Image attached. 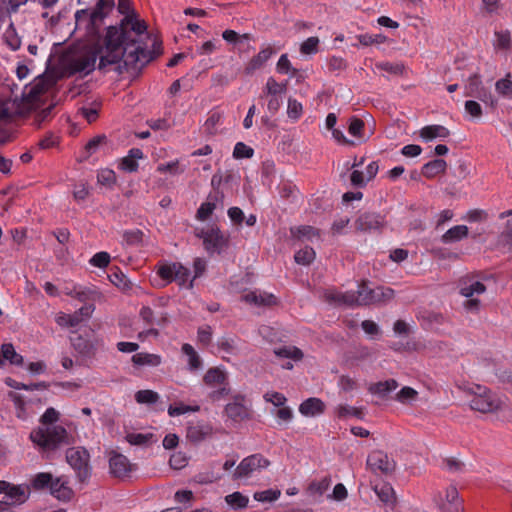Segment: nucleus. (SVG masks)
<instances>
[{
    "label": "nucleus",
    "instance_id": "20e7f679",
    "mask_svg": "<svg viewBox=\"0 0 512 512\" xmlns=\"http://www.w3.org/2000/svg\"><path fill=\"white\" fill-rule=\"evenodd\" d=\"M122 41L127 45L139 46L144 52L150 53L152 60L155 57L154 51L151 49L155 41L147 32V26L143 20L137 18L134 14H128L122 21V31L119 32Z\"/></svg>",
    "mask_w": 512,
    "mask_h": 512
},
{
    "label": "nucleus",
    "instance_id": "bf43d9fd",
    "mask_svg": "<svg viewBox=\"0 0 512 512\" xmlns=\"http://www.w3.org/2000/svg\"><path fill=\"white\" fill-rule=\"evenodd\" d=\"M152 437V434L130 433L126 438L131 445H147L151 442Z\"/></svg>",
    "mask_w": 512,
    "mask_h": 512
},
{
    "label": "nucleus",
    "instance_id": "49530a36",
    "mask_svg": "<svg viewBox=\"0 0 512 512\" xmlns=\"http://www.w3.org/2000/svg\"><path fill=\"white\" fill-rule=\"evenodd\" d=\"M510 74L506 78L499 79L495 83V89L498 94L503 97L512 99V81L509 79Z\"/></svg>",
    "mask_w": 512,
    "mask_h": 512
},
{
    "label": "nucleus",
    "instance_id": "c9c22d12",
    "mask_svg": "<svg viewBox=\"0 0 512 512\" xmlns=\"http://www.w3.org/2000/svg\"><path fill=\"white\" fill-rule=\"evenodd\" d=\"M292 234L300 239L307 241H314L319 239V232L311 226H300L291 230Z\"/></svg>",
    "mask_w": 512,
    "mask_h": 512
},
{
    "label": "nucleus",
    "instance_id": "de8ad7c7",
    "mask_svg": "<svg viewBox=\"0 0 512 512\" xmlns=\"http://www.w3.org/2000/svg\"><path fill=\"white\" fill-rule=\"evenodd\" d=\"M303 113V106L302 104L297 101L296 99L289 98L288 104H287V116L292 121H297Z\"/></svg>",
    "mask_w": 512,
    "mask_h": 512
},
{
    "label": "nucleus",
    "instance_id": "ddd939ff",
    "mask_svg": "<svg viewBox=\"0 0 512 512\" xmlns=\"http://www.w3.org/2000/svg\"><path fill=\"white\" fill-rule=\"evenodd\" d=\"M486 287L480 281H470L460 287V294L467 298L464 306L470 312H477L480 308V301L476 296L483 294Z\"/></svg>",
    "mask_w": 512,
    "mask_h": 512
},
{
    "label": "nucleus",
    "instance_id": "412c9836",
    "mask_svg": "<svg viewBox=\"0 0 512 512\" xmlns=\"http://www.w3.org/2000/svg\"><path fill=\"white\" fill-rule=\"evenodd\" d=\"M30 489L27 485H11L6 496H3L9 506L21 505L27 501Z\"/></svg>",
    "mask_w": 512,
    "mask_h": 512
},
{
    "label": "nucleus",
    "instance_id": "ea45409f",
    "mask_svg": "<svg viewBox=\"0 0 512 512\" xmlns=\"http://www.w3.org/2000/svg\"><path fill=\"white\" fill-rule=\"evenodd\" d=\"M285 90L286 86L284 84H280L273 77H269L263 92L269 97H281Z\"/></svg>",
    "mask_w": 512,
    "mask_h": 512
},
{
    "label": "nucleus",
    "instance_id": "4d7b16f0",
    "mask_svg": "<svg viewBox=\"0 0 512 512\" xmlns=\"http://www.w3.org/2000/svg\"><path fill=\"white\" fill-rule=\"evenodd\" d=\"M253 154V149L243 142H237L234 146L233 156L236 159L251 158Z\"/></svg>",
    "mask_w": 512,
    "mask_h": 512
},
{
    "label": "nucleus",
    "instance_id": "f03ea898",
    "mask_svg": "<svg viewBox=\"0 0 512 512\" xmlns=\"http://www.w3.org/2000/svg\"><path fill=\"white\" fill-rule=\"evenodd\" d=\"M58 415L54 408L46 409L41 417V425L30 434L32 442L44 450L54 449L67 442L66 429L56 424Z\"/></svg>",
    "mask_w": 512,
    "mask_h": 512
},
{
    "label": "nucleus",
    "instance_id": "79ce46f5",
    "mask_svg": "<svg viewBox=\"0 0 512 512\" xmlns=\"http://www.w3.org/2000/svg\"><path fill=\"white\" fill-rule=\"evenodd\" d=\"M316 253L313 248L305 246L295 253L294 259L297 264L309 265L315 259Z\"/></svg>",
    "mask_w": 512,
    "mask_h": 512
},
{
    "label": "nucleus",
    "instance_id": "8fccbe9b",
    "mask_svg": "<svg viewBox=\"0 0 512 512\" xmlns=\"http://www.w3.org/2000/svg\"><path fill=\"white\" fill-rule=\"evenodd\" d=\"M159 395L152 390H139L135 394V400L139 404H154L158 401Z\"/></svg>",
    "mask_w": 512,
    "mask_h": 512
},
{
    "label": "nucleus",
    "instance_id": "338daca9",
    "mask_svg": "<svg viewBox=\"0 0 512 512\" xmlns=\"http://www.w3.org/2000/svg\"><path fill=\"white\" fill-rule=\"evenodd\" d=\"M464 108L465 112L472 118H480L482 115L481 105L474 100H467Z\"/></svg>",
    "mask_w": 512,
    "mask_h": 512
},
{
    "label": "nucleus",
    "instance_id": "f257e3e1",
    "mask_svg": "<svg viewBox=\"0 0 512 512\" xmlns=\"http://www.w3.org/2000/svg\"><path fill=\"white\" fill-rule=\"evenodd\" d=\"M100 70L116 65L115 69L122 72V68L128 70L140 69L150 61L152 57L149 52L142 51L139 46L127 45L122 41L119 31L109 27L105 37L104 47L98 51Z\"/></svg>",
    "mask_w": 512,
    "mask_h": 512
},
{
    "label": "nucleus",
    "instance_id": "7ed1b4c3",
    "mask_svg": "<svg viewBox=\"0 0 512 512\" xmlns=\"http://www.w3.org/2000/svg\"><path fill=\"white\" fill-rule=\"evenodd\" d=\"M93 9H81L75 12V31L81 37L95 38L99 35L104 19L112 11L114 0H94Z\"/></svg>",
    "mask_w": 512,
    "mask_h": 512
},
{
    "label": "nucleus",
    "instance_id": "393cba45",
    "mask_svg": "<svg viewBox=\"0 0 512 512\" xmlns=\"http://www.w3.org/2000/svg\"><path fill=\"white\" fill-rule=\"evenodd\" d=\"M449 135V130L442 125H428L420 130V137L425 142H429L434 139H445Z\"/></svg>",
    "mask_w": 512,
    "mask_h": 512
},
{
    "label": "nucleus",
    "instance_id": "69168bd1",
    "mask_svg": "<svg viewBox=\"0 0 512 512\" xmlns=\"http://www.w3.org/2000/svg\"><path fill=\"white\" fill-rule=\"evenodd\" d=\"M338 387L343 392H352L357 388L356 381L348 375H342L338 380Z\"/></svg>",
    "mask_w": 512,
    "mask_h": 512
},
{
    "label": "nucleus",
    "instance_id": "2eb2a0df",
    "mask_svg": "<svg viewBox=\"0 0 512 512\" xmlns=\"http://www.w3.org/2000/svg\"><path fill=\"white\" fill-rule=\"evenodd\" d=\"M109 468L113 476L123 478L131 472L132 464L126 456L112 452L109 456Z\"/></svg>",
    "mask_w": 512,
    "mask_h": 512
},
{
    "label": "nucleus",
    "instance_id": "9d476101",
    "mask_svg": "<svg viewBox=\"0 0 512 512\" xmlns=\"http://www.w3.org/2000/svg\"><path fill=\"white\" fill-rule=\"evenodd\" d=\"M270 462L260 454L245 457L236 467L233 478L235 480H247L255 473L266 469Z\"/></svg>",
    "mask_w": 512,
    "mask_h": 512
},
{
    "label": "nucleus",
    "instance_id": "a18cd8bd",
    "mask_svg": "<svg viewBox=\"0 0 512 512\" xmlns=\"http://www.w3.org/2000/svg\"><path fill=\"white\" fill-rule=\"evenodd\" d=\"M418 392L409 387H403L396 395V400L402 404H412L416 401Z\"/></svg>",
    "mask_w": 512,
    "mask_h": 512
},
{
    "label": "nucleus",
    "instance_id": "aec40b11",
    "mask_svg": "<svg viewBox=\"0 0 512 512\" xmlns=\"http://www.w3.org/2000/svg\"><path fill=\"white\" fill-rule=\"evenodd\" d=\"M325 403L316 397H310L299 405V412L304 417H318L325 411Z\"/></svg>",
    "mask_w": 512,
    "mask_h": 512
},
{
    "label": "nucleus",
    "instance_id": "e2e57ef3",
    "mask_svg": "<svg viewBox=\"0 0 512 512\" xmlns=\"http://www.w3.org/2000/svg\"><path fill=\"white\" fill-rule=\"evenodd\" d=\"M89 262L92 266L105 268L110 263V255L107 252L101 251L93 255Z\"/></svg>",
    "mask_w": 512,
    "mask_h": 512
},
{
    "label": "nucleus",
    "instance_id": "39448f33",
    "mask_svg": "<svg viewBox=\"0 0 512 512\" xmlns=\"http://www.w3.org/2000/svg\"><path fill=\"white\" fill-rule=\"evenodd\" d=\"M98 50L90 46L70 49L63 58V65L70 75L87 76L96 68Z\"/></svg>",
    "mask_w": 512,
    "mask_h": 512
},
{
    "label": "nucleus",
    "instance_id": "7c9ffc66",
    "mask_svg": "<svg viewBox=\"0 0 512 512\" xmlns=\"http://www.w3.org/2000/svg\"><path fill=\"white\" fill-rule=\"evenodd\" d=\"M374 492L378 498L386 505L393 506L395 503V493L392 486L388 483H379L374 486Z\"/></svg>",
    "mask_w": 512,
    "mask_h": 512
},
{
    "label": "nucleus",
    "instance_id": "423d86ee",
    "mask_svg": "<svg viewBox=\"0 0 512 512\" xmlns=\"http://www.w3.org/2000/svg\"><path fill=\"white\" fill-rule=\"evenodd\" d=\"M393 297V290L385 287H377L370 289L365 284L358 285L357 291H347L345 293H336L332 299L348 305H369L375 302H379Z\"/></svg>",
    "mask_w": 512,
    "mask_h": 512
},
{
    "label": "nucleus",
    "instance_id": "5fc2aeb1",
    "mask_svg": "<svg viewBox=\"0 0 512 512\" xmlns=\"http://www.w3.org/2000/svg\"><path fill=\"white\" fill-rule=\"evenodd\" d=\"M483 88V84L481 79L474 75L469 78V81L465 87V95L469 97H474L476 94Z\"/></svg>",
    "mask_w": 512,
    "mask_h": 512
},
{
    "label": "nucleus",
    "instance_id": "13d9d810",
    "mask_svg": "<svg viewBox=\"0 0 512 512\" xmlns=\"http://www.w3.org/2000/svg\"><path fill=\"white\" fill-rule=\"evenodd\" d=\"M263 398L266 402L273 404L276 407H282L285 405L287 398L284 394L276 391H267Z\"/></svg>",
    "mask_w": 512,
    "mask_h": 512
},
{
    "label": "nucleus",
    "instance_id": "6e6552de",
    "mask_svg": "<svg viewBox=\"0 0 512 512\" xmlns=\"http://www.w3.org/2000/svg\"><path fill=\"white\" fill-rule=\"evenodd\" d=\"M194 234L201 239L209 254L221 253L227 245V237L215 223H205L195 227Z\"/></svg>",
    "mask_w": 512,
    "mask_h": 512
},
{
    "label": "nucleus",
    "instance_id": "1a4fd4ad",
    "mask_svg": "<svg viewBox=\"0 0 512 512\" xmlns=\"http://www.w3.org/2000/svg\"><path fill=\"white\" fill-rule=\"evenodd\" d=\"M157 274L165 284L177 282L180 288L191 289L193 287V276L191 271L179 262H165L159 265Z\"/></svg>",
    "mask_w": 512,
    "mask_h": 512
},
{
    "label": "nucleus",
    "instance_id": "f704fd0d",
    "mask_svg": "<svg viewBox=\"0 0 512 512\" xmlns=\"http://www.w3.org/2000/svg\"><path fill=\"white\" fill-rule=\"evenodd\" d=\"M398 387V383L394 379L378 382L373 384L369 390L372 394L385 397Z\"/></svg>",
    "mask_w": 512,
    "mask_h": 512
},
{
    "label": "nucleus",
    "instance_id": "72a5a7b5",
    "mask_svg": "<svg viewBox=\"0 0 512 512\" xmlns=\"http://www.w3.org/2000/svg\"><path fill=\"white\" fill-rule=\"evenodd\" d=\"M3 41L12 51L18 50L21 46V39L18 36L12 21L8 23V27L3 33Z\"/></svg>",
    "mask_w": 512,
    "mask_h": 512
},
{
    "label": "nucleus",
    "instance_id": "c85d7f7f",
    "mask_svg": "<svg viewBox=\"0 0 512 512\" xmlns=\"http://www.w3.org/2000/svg\"><path fill=\"white\" fill-rule=\"evenodd\" d=\"M181 351L187 358V369L190 372L198 371L202 368V360L192 345L185 343Z\"/></svg>",
    "mask_w": 512,
    "mask_h": 512
},
{
    "label": "nucleus",
    "instance_id": "c03bdc74",
    "mask_svg": "<svg viewBox=\"0 0 512 512\" xmlns=\"http://www.w3.org/2000/svg\"><path fill=\"white\" fill-rule=\"evenodd\" d=\"M281 496L279 489H267L264 491L255 492L253 498L258 502H274Z\"/></svg>",
    "mask_w": 512,
    "mask_h": 512
},
{
    "label": "nucleus",
    "instance_id": "f3484780",
    "mask_svg": "<svg viewBox=\"0 0 512 512\" xmlns=\"http://www.w3.org/2000/svg\"><path fill=\"white\" fill-rule=\"evenodd\" d=\"M274 354L279 359L284 360L281 363L283 369L291 370L293 362L300 361L303 358L302 351L295 346H282L274 350Z\"/></svg>",
    "mask_w": 512,
    "mask_h": 512
},
{
    "label": "nucleus",
    "instance_id": "a211bd4d",
    "mask_svg": "<svg viewBox=\"0 0 512 512\" xmlns=\"http://www.w3.org/2000/svg\"><path fill=\"white\" fill-rule=\"evenodd\" d=\"M241 299L254 307H266L276 303V298L273 294L260 290L249 291L242 295Z\"/></svg>",
    "mask_w": 512,
    "mask_h": 512
},
{
    "label": "nucleus",
    "instance_id": "5701e85b",
    "mask_svg": "<svg viewBox=\"0 0 512 512\" xmlns=\"http://www.w3.org/2000/svg\"><path fill=\"white\" fill-rule=\"evenodd\" d=\"M212 433V427L203 422L192 424L187 429V438L194 442L199 443L205 440Z\"/></svg>",
    "mask_w": 512,
    "mask_h": 512
},
{
    "label": "nucleus",
    "instance_id": "473e14b6",
    "mask_svg": "<svg viewBox=\"0 0 512 512\" xmlns=\"http://www.w3.org/2000/svg\"><path fill=\"white\" fill-rule=\"evenodd\" d=\"M218 202L217 195H209L207 200L203 202L197 210L196 217L201 221H205L216 209Z\"/></svg>",
    "mask_w": 512,
    "mask_h": 512
},
{
    "label": "nucleus",
    "instance_id": "9b49d317",
    "mask_svg": "<svg viewBox=\"0 0 512 512\" xmlns=\"http://www.w3.org/2000/svg\"><path fill=\"white\" fill-rule=\"evenodd\" d=\"M68 464L75 470L80 481H85L90 476L89 454L80 447L70 448L66 452Z\"/></svg>",
    "mask_w": 512,
    "mask_h": 512
},
{
    "label": "nucleus",
    "instance_id": "dca6fc26",
    "mask_svg": "<svg viewBox=\"0 0 512 512\" xmlns=\"http://www.w3.org/2000/svg\"><path fill=\"white\" fill-rule=\"evenodd\" d=\"M367 465L373 471L389 473L394 470L395 462L382 451H374L367 458Z\"/></svg>",
    "mask_w": 512,
    "mask_h": 512
},
{
    "label": "nucleus",
    "instance_id": "c756f323",
    "mask_svg": "<svg viewBox=\"0 0 512 512\" xmlns=\"http://www.w3.org/2000/svg\"><path fill=\"white\" fill-rule=\"evenodd\" d=\"M468 227L466 225H456L448 229L441 237L445 244L461 241L468 236Z\"/></svg>",
    "mask_w": 512,
    "mask_h": 512
},
{
    "label": "nucleus",
    "instance_id": "09e8293b",
    "mask_svg": "<svg viewBox=\"0 0 512 512\" xmlns=\"http://www.w3.org/2000/svg\"><path fill=\"white\" fill-rule=\"evenodd\" d=\"M511 37L508 31H497L494 34V47L498 50H507L510 47Z\"/></svg>",
    "mask_w": 512,
    "mask_h": 512
},
{
    "label": "nucleus",
    "instance_id": "2f4dec72",
    "mask_svg": "<svg viewBox=\"0 0 512 512\" xmlns=\"http://www.w3.org/2000/svg\"><path fill=\"white\" fill-rule=\"evenodd\" d=\"M132 362L136 366L157 367L161 364V357L157 354L136 353L132 356Z\"/></svg>",
    "mask_w": 512,
    "mask_h": 512
},
{
    "label": "nucleus",
    "instance_id": "cd10ccee",
    "mask_svg": "<svg viewBox=\"0 0 512 512\" xmlns=\"http://www.w3.org/2000/svg\"><path fill=\"white\" fill-rule=\"evenodd\" d=\"M383 222V217L377 213H364L358 218V225L361 230H378Z\"/></svg>",
    "mask_w": 512,
    "mask_h": 512
},
{
    "label": "nucleus",
    "instance_id": "58836bf2",
    "mask_svg": "<svg viewBox=\"0 0 512 512\" xmlns=\"http://www.w3.org/2000/svg\"><path fill=\"white\" fill-rule=\"evenodd\" d=\"M226 503L233 509H243L248 506L249 499L240 492H233L225 496Z\"/></svg>",
    "mask_w": 512,
    "mask_h": 512
},
{
    "label": "nucleus",
    "instance_id": "680f3d73",
    "mask_svg": "<svg viewBox=\"0 0 512 512\" xmlns=\"http://www.w3.org/2000/svg\"><path fill=\"white\" fill-rule=\"evenodd\" d=\"M198 407H191L189 405H185L183 403L177 404V405H170L168 407V414L171 417H176L180 415H184L189 412L197 411Z\"/></svg>",
    "mask_w": 512,
    "mask_h": 512
},
{
    "label": "nucleus",
    "instance_id": "37998d69",
    "mask_svg": "<svg viewBox=\"0 0 512 512\" xmlns=\"http://www.w3.org/2000/svg\"><path fill=\"white\" fill-rule=\"evenodd\" d=\"M97 181L100 185L111 188L116 183V174L108 168L100 169L97 172Z\"/></svg>",
    "mask_w": 512,
    "mask_h": 512
},
{
    "label": "nucleus",
    "instance_id": "0e129e2a",
    "mask_svg": "<svg viewBox=\"0 0 512 512\" xmlns=\"http://www.w3.org/2000/svg\"><path fill=\"white\" fill-rule=\"evenodd\" d=\"M9 397L15 404V407L17 410V416L21 419H26L28 417V414L25 411V402L21 398V396L18 393L11 392L9 394Z\"/></svg>",
    "mask_w": 512,
    "mask_h": 512
},
{
    "label": "nucleus",
    "instance_id": "f8f14e48",
    "mask_svg": "<svg viewBox=\"0 0 512 512\" xmlns=\"http://www.w3.org/2000/svg\"><path fill=\"white\" fill-rule=\"evenodd\" d=\"M203 380L207 386L216 388V390L211 393V397L214 400H219L229 393L227 387V373L223 368H210L204 375Z\"/></svg>",
    "mask_w": 512,
    "mask_h": 512
},
{
    "label": "nucleus",
    "instance_id": "6e6d98bb",
    "mask_svg": "<svg viewBox=\"0 0 512 512\" xmlns=\"http://www.w3.org/2000/svg\"><path fill=\"white\" fill-rule=\"evenodd\" d=\"M336 413L339 418L361 417V411L347 404L338 405L336 408Z\"/></svg>",
    "mask_w": 512,
    "mask_h": 512
},
{
    "label": "nucleus",
    "instance_id": "e433bc0d",
    "mask_svg": "<svg viewBox=\"0 0 512 512\" xmlns=\"http://www.w3.org/2000/svg\"><path fill=\"white\" fill-rule=\"evenodd\" d=\"M364 129V122L356 117H351L348 121V132L351 136L357 138L360 142L368 139L362 131Z\"/></svg>",
    "mask_w": 512,
    "mask_h": 512
},
{
    "label": "nucleus",
    "instance_id": "603ef678",
    "mask_svg": "<svg viewBox=\"0 0 512 512\" xmlns=\"http://www.w3.org/2000/svg\"><path fill=\"white\" fill-rule=\"evenodd\" d=\"M276 70L278 73L283 75L293 76L295 74V70L292 68L291 62L287 56V54H282L277 61Z\"/></svg>",
    "mask_w": 512,
    "mask_h": 512
},
{
    "label": "nucleus",
    "instance_id": "4be33fe9",
    "mask_svg": "<svg viewBox=\"0 0 512 512\" xmlns=\"http://www.w3.org/2000/svg\"><path fill=\"white\" fill-rule=\"evenodd\" d=\"M441 512H462V504L457 489L453 486L446 490L445 500L439 503Z\"/></svg>",
    "mask_w": 512,
    "mask_h": 512
},
{
    "label": "nucleus",
    "instance_id": "a19ab883",
    "mask_svg": "<svg viewBox=\"0 0 512 512\" xmlns=\"http://www.w3.org/2000/svg\"><path fill=\"white\" fill-rule=\"evenodd\" d=\"M56 322L61 327H76L82 322V318L79 316V313H73V314H65L60 313L56 317Z\"/></svg>",
    "mask_w": 512,
    "mask_h": 512
},
{
    "label": "nucleus",
    "instance_id": "774afa93",
    "mask_svg": "<svg viewBox=\"0 0 512 512\" xmlns=\"http://www.w3.org/2000/svg\"><path fill=\"white\" fill-rule=\"evenodd\" d=\"M44 88L42 86V81H36L29 87H25V91L23 92V95L27 98L36 99L42 92Z\"/></svg>",
    "mask_w": 512,
    "mask_h": 512
},
{
    "label": "nucleus",
    "instance_id": "864d4df0",
    "mask_svg": "<svg viewBox=\"0 0 512 512\" xmlns=\"http://www.w3.org/2000/svg\"><path fill=\"white\" fill-rule=\"evenodd\" d=\"M219 44V40L216 39L205 41L201 45L197 46L196 53L202 56L211 55L219 48Z\"/></svg>",
    "mask_w": 512,
    "mask_h": 512
},
{
    "label": "nucleus",
    "instance_id": "6ab92c4d",
    "mask_svg": "<svg viewBox=\"0 0 512 512\" xmlns=\"http://www.w3.org/2000/svg\"><path fill=\"white\" fill-rule=\"evenodd\" d=\"M274 54L275 50L270 46L262 48L258 54L252 57L246 64L244 68L245 74H254L257 70L261 69Z\"/></svg>",
    "mask_w": 512,
    "mask_h": 512
},
{
    "label": "nucleus",
    "instance_id": "b1692460",
    "mask_svg": "<svg viewBox=\"0 0 512 512\" xmlns=\"http://www.w3.org/2000/svg\"><path fill=\"white\" fill-rule=\"evenodd\" d=\"M143 158V152L139 148H132L129 150L128 155L120 160L119 168L125 172H136L139 164L138 160Z\"/></svg>",
    "mask_w": 512,
    "mask_h": 512
},
{
    "label": "nucleus",
    "instance_id": "0eeeda50",
    "mask_svg": "<svg viewBox=\"0 0 512 512\" xmlns=\"http://www.w3.org/2000/svg\"><path fill=\"white\" fill-rule=\"evenodd\" d=\"M32 486L37 490L48 488L51 495L60 501H68L72 496V489L64 476L54 477L50 473L41 472L33 477Z\"/></svg>",
    "mask_w": 512,
    "mask_h": 512
},
{
    "label": "nucleus",
    "instance_id": "052dcab7",
    "mask_svg": "<svg viewBox=\"0 0 512 512\" xmlns=\"http://www.w3.org/2000/svg\"><path fill=\"white\" fill-rule=\"evenodd\" d=\"M178 165V160H173L167 163H161L157 166V171L160 173H170L171 175H178L184 171V169L179 170Z\"/></svg>",
    "mask_w": 512,
    "mask_h": 512
},
{
    "label": "nucleus",
    "instance_id": "3c124183",
    "mask_svg": "<svg viewBox=\"0 0 512 512\" xmlns=\"http://www.w3.org/2000/svg\"><path fill=\"white\" fill-rule=\"evenodd\" d=\"M319 38L309 37L300 45V52L303 55H314L318 52Z\"/></svg>",
    "mask_w": 512,
    "mask_h": 512
},
{
    "label": "nucleus",
    "instance_id": "bb28decb",
    "mask_svg": "<svg viewBox=\"0 0 512 512\" xmlns=\"http://www.w3.org/2000/svg\"><path fill=\"white\" fill-rule=\"evenodd\" d=\"M8 361L12 365L20 366L23 363V357L18 354L11 343H5L0 348V367Z\"/></svg>",
    "mask_w": 512,
    "mask_h": 512
},
{
    "label": "nucleus",
    "instance_id": "4c0bfd02",
    "mask_svg": "<svg viewBox=\"0 0 512 512\" xmlns=\"http://www.w3.org/2000/svg\"><path fill=\"white\" fill-rule=\"evenodd\" d=\"M446 165L445 160L434 159L424 165L423 174L427 177H434L435 175L445 171Z\"/></svg>",
    "mask_w": 512,
    "mask_h": 512
},
{
    "label": "nucleus",
    "instance_id": "4468645a",
    "mask_svg": "<svg viewBox=\"0 0 512 512\" xmlns=\"http://www.w3.org/2000/svg\"><path fill=\"white\" fill-rule=\"evenodd\" d=\"M478 393L471 399L470 407L481 413H488L498 408V401L490 391L483 387H477Z\"/></svg>",
    "mask_w": 512,
    "mask_h": 512
},
{
    "label": "nucleus",
    "instance_id": "a878e982",
    "mask_svg": "<svg viewBox=\"0 0 512 512\" xmlns=\"http://www.w3.org/2000/svg\"><path fill=\"white\" fill-rule=\"evenodd\" d=\"M242 400L241 397H236L233 402L228 403L225 407L227 416L233 421H240L248 416L247 409Z\"/></svg>",
    "mask_w": 512,
    "mask_h": 512
}]
</instances>
